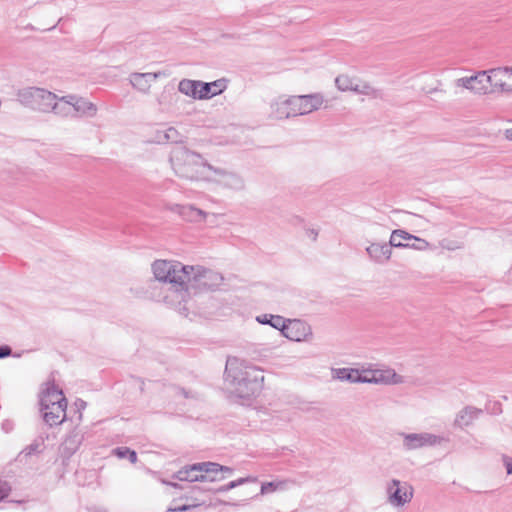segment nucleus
Returning <instances> with one entry per match:
<instances>
[{
	"instance_id": "obj_1",
	"label": "nucleus",
	"mask_w": 512,
	"mask_h": 512,
	"mask_svg": "<svg viewBox=\"0 0 512 512\" xmlns=\"http://www.w3.org/2000/svg\"><path fill=\"white\" fill-rule=\"evenodd\" d=\"M224 379L234 388L235 395L241 399L256 398L263 389V371L256 366L239 364L236 359L227 360Z\"/></svg>"
},
{
	"instance_id": "obj_2",
	"label": "nucleus",
	"mask_w": 512,
	"mask_h": 512,
	"mask_svg": "<svg viewBox=\"0 0 512 512\" xmlns=\"http://www.w3.org/2000/svg\"><path fill=\"white\" fill-rule=\"evenodd\" d=\"M173 165L176 173L186 179H196L199 174V167H207L215 174L223 177L222 183L225 187L234 190H242L245 187L244 179L240 175L215 168L203 159L200 154L186 148H182L178 152L176 162Z\"/></svg>"
},
{
	"instance_id": "obj_3",
	"label": "nucleus",
	"mask_w": 512,
	"mask_h": 512,
	"mask_svg": "<svg viewBox=\"0 0 512 512\" xmlns=\"http://www.w3.org/2000/svg\"><path fill=\"white\" fill-rule=\"evenodd\" d=\"M67 399L54 380L46 383L45 389L39 394V406L43 421L50 427L58 426L67 421Z\"/></svg>"
},
{
	"instance_id": "obj_4",
	"label": "nucleus",
	"mask_w": 512,
	"mask_h": 512,
	"mask_svg": "<svg viewBox=\"0 0 512 512\" xmlns=\"http://www.w3.org/2000/svg\"><path fill=\"white\" fill-rule=\"evenodd\" d=\"M152 271L157 280L172 284L181 300H184L187 281L190 280V274L194 272V266L174 261L156 260L152 264Z\"/></svg>"
},
{
	"instance_id": "obj_5",
	"label": "nucleus",
	"mask_w": 512,
	"mask_h": 512,
	"mask_svg": "<svg viewBox=\"0 0 512 512\" xmlns=\"http://www.w3.org/2000/svg\"><path fill=\"white\" fill-rule=\"evenodd\" d=\"M223 281L220 273L202 266H194V272L190 274V280L187 281L185 294H191V291L196 293L202 290H213L218 287Z\"/></svg>"
},
{
	"instance_id": "obj_6",
	"label": "nucleus",
	"mask_w": 512,
	"mask_h": 512,
	"mask_svg": "<svg viewBox=\"0 0 512 512\" xmlns=\"http://www.w3.org/2000/svg\"><path fill=\"white\" fill-rule=\"evenodd\" d=\"M323 97L320 94H309L301 96H292L281 102L282 108H289L286 115H305L311 113L322 105Z\"/></svg>"
},
{
	"instance_id": "obj_7",
	"label": "nucleus",
	"mask_w": 512,
	"mask_h": 512,
	"mask_svg": "<svg viewBox=\"0 0 512 512\" xmlns=\"http://www.w3.org/2000/svg\"><path fill=\"white\" fill-rule=\"evenodd\" d=\"M389 503L394 507H402L413 498V487L407 482L392 479L386 487Z\"/></svg>"
},
{
	"instance_id": "obj_8",
	"label": "nucleus",
	"mask_w": 512,
	"mask_h": 512,
	"mask_svg": "<svg viewBox=\"0 0 512 512\" xmlns=\"http://www.w3.org/2000/svg\"><path fill=\"white\" fill-rule=\"evenodd\" d=\"M63 105L57 102V96L45 89L34 87V110L41 112L63 113Z\"/></svg>"
},
{
	"instance_id": "obj_9",
	"label": "nucleus",
	"mask_w": 512,
	"mask_h": 512,
	"mask_svg": "<svg viewBox=\"0 0 512 512\" xmlns=\"http://www.w3.org/2000/svg\"><path fill=\"white\" fill-rule=\"evenodd\" d=\"M390 244L395 248H411L416 250H424L429 243L415 235L408 233L402 229L393 230L390 236Z\"/></svg>"
},
{
	"instance_id": "obj_10",
	"label": "nucleus",
	"mask_w": 512,
	"mask_h": 512,
	"mask_svg": "<svg viewBox=\"0 0 512 512\" xmlns=\"http://www.w3.org/2000/svg\"><path fill=\"white\" fill-rule=\"evenodd\" d=\"M61 100L64 101L62 108L63 115H67L73 112L92 117L96 114V106L83 98H78L74 95H68L62 97Z\"/></svg>"
},
{
	"instance_id": "obj_11",
	"label": "nucleus",
	"mask_w": 512,
	"mask_h": 512,
	"mask_svg": "<svg viewBox=\"0 0 512 512\" xmlns=\"http://www.w3.org/2000/svg\"><path fill=\"white\" fill-rule=\"evenodd\" d=\"M403 447L406 450H415L426 446H434L440 443L441 438L432 433H401Z\"/></svg>"
},
{
	"instance_id": "obj_12",
	"label": "nucleus",
	"mask_w": 512,
	"mask_h": 512,
	"mask_svg": "<svg viewBox=\"0 0 512 512\" xmlns=\"http://www.w3.org/2000/svg\"><path fill=\"white\" fill-rule=\"evenodd\" d=\"M286 321L280 332L287 339L300 342L311 335V327L305 321L299 319H286Z\"/></svg>"
},
{
	"instance_id": "obj_13",
	"label": "nucleus",
	"mask_w": 512,
	"mask_h": 512,
	"mask_svg": "<svg viewBox=\"0 0 512 512\" xmlns=\"http://www.w3.org/2000/svg\"><path fill=\"white\" fill-rule=\"evenodd\" d=\"M367 383L374 384H400L403 382L402 376L393 369L366 370Z\"/></svg>"
},
{
	"instance_id": "obj_14",
	"label": "nucleus",
	"mask_w": 512,
	"mask_h": 512,
	"mask_svg": "<svg viewBox=\"0 0 512 512\" xmlns=\"http://www.w3.org/2000/svg\"><path fill=\"white\" fill-rule=\"evenodd\" d=\"M487 83L491 89V93L494 92L495 88H499L505 92L506 79H512V68H495L487 72Z\"/></svg>"
},
{
	"instance_id": "obj_15",
	"label": "nucleus",
	"mask_w": 512,
	"mask_h": 512,
	"mask_svg": "<svg viewBox=\"0 0 512 512\" xmlns=\"http://www.w3.org/2000/svg\"><path fill=\"white\" fill-rule=\"evenodd\" d=\"M333 379L346 381L349 383H366L367 371L359 370L356 368H333L332 369Z\"/></svg>"
},
{
	"instance_id": "obj_16",
	"label": "nucleus",
	"mask_w": 512,
	"mask_h": 512,
	"mask_svg": "<svg viewBox=\"0 0 512 512\" xmlns=\"http://www.w3.org/2000/svg\"><path fill=\"white\" fill-rule=\"evenodd\" d=\"M482 413V409L467 405L456 414L453 425L456 428L464 429L478 419Z\"/></svg>"
},
{
	"instance_id": "obj_17",
	"label": "nucleus",
	"mask_w": 512,
	"mask_h": 512,
	"mask_svg": "<svg viewBox=\"0 0 512 512\" xmlns=\"http://www.w3.org/2000/svg\"><path fill=\"white\" fill-rule=\"evenodd\" d=\"M171 210L188 222H202L206 217V213L203 210L198 209L193 205L175 204L171 207Z\"/></svg>"
},
{
	"instance_id": "obj_18",
	"label": "nucleus",
	"mask_w": 512,
	"mask_h": 512,
	"mask_svg": "<svg viewBox=\"0 0 512 512\" xmlns=\"http://www.w3.org/2000/svg\"><path fill=\"white\" fill-rule=\"evenodd\" d=\"M227 88V80L222 78L213 82H202L199 89L198 99H210L221 94Z\"/></svg>"
},
{
	"instance_id": "obj_19",
	"label": "nucleus",
	"mask_w": 512,
	"mask_h": 512,
	"mask_svg": "<svg viewBox=\"0 0 512 512\" xmlns=\"http://www.w3.org/2000/svg\"><path fill=\"white\" fill-rule=\"evenodd\" d=\"M392 247L393 246L390 244V242L388 244L372 243L366 248V252L375 262L384 263L390 259Z\"/></svg>"
},
{
	"instance_id": "obj_20",
	"label": "nucleus",
	"mask_w": 512,
	"mask_h": 512,
	"mask_svg": "<svg viewBox=\"0 0 512 512\" xmlns=\"http://www.w3.org/2000/svg\"><path fill=\"white\" fill-rule=\"evenodd\" d=\"M84 439L80 430L74 428L65 438L62 448L63 455L67 458L71 457L79 449Z\"/></svg>"
},
{
	"instance_id": "obj_21",
	"label": "nucleus",
	"mask_w": 512,
	"mask_h": 512,
	"mask_svg": "<svg viewBox=\"0 0 512 512\" xmlns=\"http://www.w3.org/2000/svg\"><path fill=\"white\" fill-rule=\"evenodd\" d=\"M162 75L161 72L155 73H133L130 82L132 86L139 91L145 92L150 88V83Z\"/></svg>"
},
{
	"instance_id": "obj_22",
	"label": "nucleus",
	"mask_w": 512,
	"mask_h": 512,
	"mask_svg": "<svg viewBox=\"0 0 512 512\" xmlns=\"http://www.w3.org/2000/svg\"><path fill=\"white\" fill-rule=\"evenodd\" d=\"M207 465H219V463L211 462V461L194 463L192 466V469L200 470V473L202 474V476L204 478H206L205 482H215V481H220V480H223L224 478H226L225 475L218 476L220 473L219 469H216V470L210 469V467H207Z\"/></svg>"
},
{
	"instance_id": "obj_23",
	"label": "nucleus",
	"mask_w": 512,
	"mask_h": 512,
	"mask_svg": "<svg viewBox=\"0 0 512 512\" xmlns=\"http://www.w3.org/2000/svg\"><path fill=\"white\" fill-rule=\"evenodd\" d=\"M193 464L186 465L172 475L173 479L186 482H205L200 470L192 469Z\"/></svg>"
},
{
	"instance_id": "obj_24",
	"label": "nucleus",
	"mask_w": 512,
	"mask_h": 512,
	"mask_svg": "<svg viewBox=\"0 0 512 512\" xmlns=\"http://www.w3.org/2000/svg\"><path fill=\"white\" fill-rule=\"evenodd\" d=\"M200 85H201V81L182 79L179 82L178 90H179V92H181L187 96H190L194 99H198Z\"/></svg>"
},
{
	"instance_id": "obj_25",
	"label": "nucleus",
	"mask_w": 512,
	"mask_h": 512,
	"mask_svg": "<svg viewBox=\"0 0 512 512\" xmlns=\"http://www.w3.org/2000/svg\"><path fill=\"white\" fill-rule=\"evenodd\" d=\"M256 321L260 324L270 325L271 327L281 331L284 323H286V318L280 315L273 314H262L256 317Z\"/></svg>"
},
{
	"instance_id": "obj_26",
	"label": "nucleus",
	"mask_w": 512,
	"mask_h": 512,
	"mask_svg": "<svg viewBox=\"0 0 512 512\" xmlns=\"http://www.w3.org/2000/svg\"><path fill=\"white\" fill-rule=\"evenodd\" d=\"M157 141L159 143H179L182 142V135L174 127H169L164 131H157Z\"/></svg>"
},
{
	"instance_id": "obj_27",
	"label": "nucleus",
	"mask_w": 512,
	"mask_h": 512,
	"mask_svg": "<svg viewBox=\"0 0 512 512\" xmlns=\"http://www.w3.org/2000/svg\"><path fill=\"white\" fill-rule=\"evenodd\" d=\"M352 91L357 92L359 94L371 96L373 98H381L382 97V91L379 89L373 88L367 82L355 83Z\"/></svg>"
},
{
	"instance_id": "obj_28",
	"label": "nucleus",
	"mask_w": 512,
	"mask_h": 512,
	"mask_svg": "<svg viewBox=\"0 0 512 512\" xmlns=\"http://www.w3.org/2000/svg\"><path fill=\"white\" fill-rule=\"evenodd\" d=\"M112 454L119 459H128L132 464L136 463L138 460L136 451L126 446L114 448L112 450Z\"/></svg>"
},
{
	"instance_id": "obj_29",
	"label": "nucleus",
	"mask_w": 512,
	"mask_h": 512,
	"mask_svg": "<svg viewBox=\"0 0 512 512\" xmlns=\"http://www.w3.org/2000/svg\"><path fill=\"white\" fill-rule=\"evenodd\" d=\"M472 77H477V80L475 81V86L482 88L479 90H473L475 93L479 94H488L491 93V89L487 83V71H480L477 74L473 75Z\"/></svg>"
},
{
	"instance_id": "obj_30",
	"label": "nucleus",
	"mask_w": 512,
	"mask_h": 512,
	"mask_svg": "<svg viewBox=\"0 0 512 512\" xmlns=\"http://www.w3.org/2000/svg\"><path fill=\"white\" fill-rule=\"evenodd\" d=\"M74 406V413L77 414L76 419L74 420V417H70L68 420L71 422H75L76 425H79L82 421V412L85 410L87 403L83 399L77 398L73 404Z\"/></svg>"
},
{
	"instance_id": "obj_31",
	"label": "nucleus",
	"mask_w": 512,
	"mask_h": 512,
	"mask_svg": "<svg viewBox=\"0 0 512 512\" xmlns=\"http://www.w3.org/2000/svg\"><path fill=\"white\" fill-rule=\"evenodd\" d=\"M337 88L341 91L353 90L354 81L346 75H339L335 79Z\"/></svg>"
},
{
	"instance_id": "obj_32",
	"label": "nucleus",
	"mask_w": 512,
	"mask_h": 512,
	"mask_svg": "<svg viewBox=\"0 0 512 512\" xmlns=\"http://www.w3.org/2000/svg\"><path fill=\"white\" fill-rule=\"evenodd\" d=\"M477 80V77H463V78H459L457 81H456V85L458 87H463V88H466L468 90H479L480 88L479 87H476L474 84H475V81Z\"/></svg>"
},
{
	"instance_id": "obj_33",
	"label": "nucleus",
	"mask_w": 512,
	"mask_h": 512,
	"mask_svg": "<svg viewBox=\"0 0 512 512\" xmlns=\"http://www.w3.org/2000/svg\"><path fill=\"white\" fill-rule=\"evenodd\" d=\"M283 484L284 483L281 481H279V482H275V481L264 482L261 484L260 494L264 495V494H267L270 492H274L277 489L281 488L283 486Z\"/></svg>"
},
{
	"instance_id": "obj_34",
	"label": "nucleus",
	"mask_w": 512,
	"mask_h": 512,
	"mask_svg": "<svg viewBox=\"0 0 512 512\" xmlns=\"http://www.w3.org/2000/svg\"><path fill=\"white\" fill-rule=\"evenodd\" d=\"M485 409L490 413V414H493V415H499L502 413V405L500 402L498 401H494V402H491L489 401L486 406H485Z\"/></svg>"
},
{
	"instance_id": "obj_35",
	"label": "nucleus",
	"mask_w": 512,
	"mask_h": 512,
	"mask_svg": "<svg viewBox=\"0 0 512 512\" xmlns=\"http://www.w3.org/2000/svg\"><path fill=\"white\" fill-rule=\"evenodd\" d=\"M207 467H210V469H219V472L222 474V475H232L233 472H234V469L231 468V467H228V466H224V465H207Z\"/></svg>"
},
{
	"instance_id": "obj_36",
	"label": "nucleus",
	"mask_w": 512,
	"mask_h": 512,
	"mask_svg": "<svg viewBox=\"0 0 512 512\" xmlns=\"http://www.w3.org/2000/svg\"><path fill=\"white\" fill-rule=\"evenodd\" d=\"M276 106H277V109H276L275 113H276L277 118L282 119V118H289V117H294L295 116V115H286L287 112L290 111V107L289 108L288 107L287 108H282L281 102L280 103H276Z\"/></svg>"
},
{
	"instance_id": "obj_37",
	"label": "nucleus",
	"mask_w": 512,
	"mask_h": 512,
	"mask_svg": "<svg viewBox=\"0 0 512 512\" xmlns=\"http://www.w3.org/2000/svg\"><path fill=\"white\" fill-rule=\"evenodd\" d=\"M198 505L197 504H183V505H180V506H175V507H170L168 509V511H171V512H186L192 508H195L197 507Z\"/></svg>"
},
{
	"instance_id": "obj_38",
	"label": "nucleus",
	"mask_w": 512,
	"mask_h": 512,
	"mask_svg": "<svg viewBox=\"0 0 512 512\" xmlns=\"http://www.w3.org/2000/svg\"><path fill=\"white\" fill-rule=\"evenodd\" d=\"M237 485H236V482L235 480L233 481H230L229 483L225 484V485H222L220 486L217 490H216V493H225V492H228L234 488H236Z\"/></svg>"
},
{
	"instance_id": "obj_39",
	"label": "nucleus",
	"mask_w": 512,
	"mask_h": 512,
	"mask_svg": "<svg viewBox=\"0 0 512 512\" xmlns=\"http://www.w3.org/2000/svg\"><path fill=\"white\" fill-rule=\"evenodd\" d=\"M258 481L257 477L247 476L243 478H239L235 480L237 487L246 483H256Z\"/></svg>"
},
{
	"instance_id": "obj_40",
	"label": "nucleus",
	"mask_w": 512,
	"mask_h": 512,
	"mask_svg": "<svg viewBox=\"0 0 512 512\" xmlns=\"http://www.w3.org/2000/svg\"><path fill=\"white\" fill-rule=\"evenodd\" d=\"M9 487L6 483L0 481V501L6 498L9 494Z\"/></svg>"
},
{
	"instance_id": "obj_41",
	"label": "nucleus",
	"mask_w": 512,
	"mask_h": 512,
	"mask_svg": "<svg viewBox=\"0 0 512 512\" xmlns=\"http://www.w3.org/2000/svg\"><path fill=\"white\" fill-rule=\"evenodd\" d=\"M130 378L132 380H134L136 383H138L140 392L144 393V391H145V380L143 378L135 376V375H130Z\"/></svg>"
},
{
	"instance_id": "obj_42",
	"label": "nucleus",
	"mask_w": 512,
	"mask_h": 512,
	"mask_svg": "<svg viewBox=\"0 0 512 512\" xmlns=\"http://www.w3.org/2000/svg\"><path fill=\"white\" fill-rule=\"evenodd\" d=\"M19 100L24 104H29L30 100V92L29 91H23L18 94Z\"/></svg>"
},
{
	"instance_id": "obj_43",
	"label": "nucleus",
	"mask_w": 512,
	"mask_h": 512,
	"mask_svg": "<svg viewBox=\"0 0 512 512\" xmlns=\"http://www.w3.org/2000/svg\"><path fill=\"white\" fill-rule=\"evenodd\" d=\"M503 460H504L507 474L508 475L512 474V458H510L508 456H504Z\"/></svg>"
},
{
	"instance_id": "obj_44",
	"label": "nucleus",
	"mask_w": 512,
	"mask_h": 512,
	"mask_svg": "<svg viewBox=\"0 0 512 512\" xmlns=\"http://www.w3.org/2000/svg\"><path fill=\"white\" fill-rule=\"evenodd\" d=\"M11 349L7 346L0 347V358L10 355Z\"/></svg>"
},
{
	"instance_id": "obj_45",
	"label": "nucleus",
	"mask_w": 512,
	"mask_h": 512,
	"mask_svg": "<svg viewBox=\"0 0 512 512\" xmlns=\"http://www.w3.org/2000/svg\"><path fill=\"white\" fill-rule=\"evenodd\" d=\"M178 393L181 394L184 398H189L190 395H189V391H187L185 388L183 387H178Z\"/></svg>"
},
{
	"instance_id": "obj_46",
	"label": "nucleus",
	"mask_w": 512,
	"mask_h": 512,
	"mask_svg": "<svg viewBox=\"0 0 512 512\" xmlns=\"http://www.w3.org/2000/svg\"><path fill=\"white\" fill-rule=\"evenodd\" d=\"M308 235L312 237L313 241H316L317 237H318V231L315 230V229H309L307 231Z\"/></svg>"
},
{
	"instance_id": "obj_47",
	"label": "nucleus",
	"mask_w": 512,
	"mask_h": 512,
	"mask_svg": "<svg viewBox=\"0 0 512 512\" xmlns=\"http://www.w3.org/2000/svg\"><path fill=\"white\" fill-rule=\"evenodd\" d=\"M506 88L505 92H512V79H506Z\"/></svg>"
},
{
	"instance_id": "obj_48",
	"label": "nucleus",
	"mask_w": 512,
	"mask_h": 512,
	"mask_svg": "<svg viewBox=\"0 0 512 512\" xmlns=\"http://www.w3.org/2000/svg\"><path fill=\"white\" fill-rule=\"evenodd\" d=\"M505 136L508 140L512 141V129L506 130Z\"/></svg>"
},
{
	"instance_id": "obj_49",
	"label": "nucleus",
	"mask_w": 512,
	"mask_h": 512,
	"mask_svg": "<svg viewBox=\"0 0 512 512\" xmlns=\"http://www.w3.org/2000/svg\"><path fill=\"white\" fill-rule=\"evenodd\" d=\"M179 312H180L181 314H183V315L187 316V315H188V313H187V312H188V308H187V307H185V306H184V307H179Z\"/></svg>"
},
{
	"instance_id": "obj_50",
	"label": "nucleus",
	"mask_w": 512,
	"mask_h": 512,
	"mask_svg": "<svg viewBox=\"0 0 512 512\" xmlns=\"http://www.w3.org/2000/svg\"><path fill=\"white\" fill-rule=\"evenodd\" d=\"M168 485L174 487V488H181L182 489V486H180L178 483L176 482H169Z\"/></svg>"
}]
</instances>
